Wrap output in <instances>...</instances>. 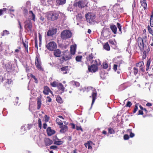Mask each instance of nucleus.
Instances as JSON below:
<instances>
[{
    "label": "nucleus",
    "mask_w": 153,
    "mask_h": 153,
    "mask_svg": "<svg viewBox=\"0 0 153 153\" xmlns=\"http://www.w3.org/2000/svg\"><path fill=\"white\" fill-rule=\"evenodd\" d=\"M41 105L42 103L41 99L39 98H38L37 106V109L39 110L40 109Z\"/></svg>",
    "instance_id": "obj_28"
},
{
    "label": "nucleus",
    "mask_w": 153,
    "mask_h": 153,
    "mask_svg": "<svg viewBox=\"0 0 153 153\" xmlns=\"http://www.w3.org/2000/svg\"><path fill=\"white\" fill-rule=\"evenodd\" d=\"M85 17L87 22L91 23L94 22L95 19L94 15L91 13H88L86 14Z\"/></svg>",
    "instance_id": "obj_7"
},
{
    "label": "nucleus",
    "mask_w": 153,
    "mask_h": 153,
    "mask_svg": "<svg viewBox=\"0 0 153 153\" xmlns=\"http://www.w3.org/2000/svg\"><path fill=\"white\" fill-rule=\"evenodd\" d=\"M138 109L137 104H136L135 105V107L134 108V109L133 111V113H135L137 111V110Z\"/></svg>",
    "instance_id": "obj_53"
},
{
    "label": "nucleus",
    "mask_w": 153,
    "mask_h": 153,
    "mask_svg": "<svg viewBox=\"0 0 153 153\" xmlns=\"http://www.w3.org/2000/svg\"><path fill=\"white\" fill-rule=\"evenodd\" d=\"M93 89L92 90V92L91 93V95L90 96V97H92V102L91 103V106L93 105L96 99L97 98V92L95 88H91Z\"/></svg>",
    "instance_id": "obj_8"
},
{
    "label": "nucleus",
    "mask_w": 153,
    "mask_h": 153,
    "mask_svg": "<svg viewBox=\"0 0 153 153\" xmlns=\"http://www.w3.org/2000/svg\"><path fill=\"white\" fill-rule=\"evenodd\" d=\"M45 143L46 146H49L52 144L53 141L49 138H46L45 140Z\"/></svg>",
    "instance_id": "obj_22"
},
{
    "label": "nucleus",
    "mask_w": 153,
    "mask_h": 153,
    "mask_svg": "<svg viewBox=\"0 0 153 153\" xmlns=\"http://www.w3.org/2000/svg\"><path fill=\"white\" fill-rule=\"evenodd\" d=\"M22 42L25 50L27 53H28V42L27 41H25L24 42L23 40H22Z\"/></svg>",
    "instance_id": "obj_24"
},
{
    "label": "nucleus",
    "mask_w": 153,
    "mask_h": 153,
    "mask_svg": "<svg viewBox=\"0 0 153 153\" xmlns=\"http://www.w3.org/2000/svg\"><path fill=\"white\" fill-rule=\"evenodd\" d=\"M143 55L142 56V59H146V51L143 50Z\"/></svg>",
    "instance_id": "obj_54"
},
{
    "label": "nucleus",
    "mask_w": 153,
    "mask_h": 153,
    "mask_svg": "<svg viewBox=\"0 0 153 153\" xmlns=\"http://www.w3.org/2000/svg\"><path fill=\"white\" fill-rule=\"evenodd\" d=\"M143 110H139L138 111V115H143Z\"/></svg>",
    "instance_id": "obj_61"
},
{
    "label": "nucleus",
    "mask_w": 153,
    "mask_h": 153,
    "mask_svg": "<svg viewBox=\"0 0 153 153\" xmlns=\"http://www.w3.org/2000/svg\"><path fill=\"white\" fill-rule=\"evenodd\" d=\"M151 63V59H148L147 62L146 64V71H148L149 70L150 68V65Z\"/></svg>",
    "instance_id": "obj_32"
},
{
    "label": "nucleus",
    "mask_w": 153,
    "mask_h": 153,
    "mask_svg": "<svg viewBox=\"0 0 153 153\" xmlns=\"http://www.w3.org/2000/svg\"><path fill=\"white\" fill-rule=\"evenodd\" d=\"M57 31L56 28H51L49 29L47 33V35L48 36H53V35L55 34Z\"/></svg>",
    "instance_id": "obj_11"
},
{
    "label": "nucleus",
    "mask_w": 153,
    "mask_h": 153,
    "mask_svg": "<svg viewBox=\"0 0 153 153\" xmlns=\"http://www.w3.org/2000/svg\"><path fill=\"white\" fill-rule=\"evenodd\" d=\"M47 49L51 51H53L57 47L56 44L54 42H50L46 45Z\"/></svg>",
    "instance_id": "obj_6"
},
{
    "label": "nucleus",
    "mask_w": 153,
    "mask_h": 153,
    "mask_svg": "<svg viewBox=\"0 0 153 153\" xmlns=\"http://www.w3.org/2000/svg\"><path fill=\"white\" fill-rule=\"evenodd\" d=\"M38 124L39 125V128L41 129L42 128V122L41 119L40 118H39L38 119Z\"/></svg>",
    "instance_id": "obj_49"
},
{
    "label": "nucleus",
    "mask_w": 153,
    "mask_h": 153,
    "mask_svg": "<svg viewBox=\"0 0 153 153\" xmlns=\"http://www.w3.org/2000/svg\"><path fill=\"white\" fill-rule=\"evenodd\" d=\"M76 45H72L70 49V53L71 54L74 55L75 54L76 51Z\"/></svg>",
    "instance_id": "obj_21"
},
{
    "label": "nucleus",
    "mask_w": 153,
    "mask_h": 153,
    "mask_svg": "<svg viewBox=\"0 0 153 153\" xmlns=\"http://www.w3.org/2000/svg\"><path fill=\"white\" fill-rule=\"evenodd\" d=\"M59 60L60 61L61 63H63L64 61H66L63 56L59 58Z\"/></svg>",
    "instance_id": "obj_51"
},
{
    "label": "nucleus",
    "mask_w": 153,
    "mask_h": 153,
    "mask_svg": "<svg viewBox=\"0 0 153 153\" xmlns=\"http://www.w3.org/2000/svg\"><path fill=\"white\" fill-rule=\"evenodd\" d=\"M137 41L140 50L141 51H143L146 48V45L144 43V40L142 39L141 37L139 36Z\"/></svg>",
    "instance_id": "obj_4"
},
{
    "label": "nucleus",
    "mask_w": 153,
    "mask_h": 153,
    "mask_svg": "<svg viewBox=\"0 0 153 153\" xmlns=\"http://www.w3.org/2000/svg\"><path fill=\"white\" fill-rule=\"evenodd\" d=\"M12 82V79H7L6 80V84H5V85H6L7 84H10Z\"/></svg>",
    "instance_id": "obj_56"
},
{
    "label": "nucleus",
    "mask_w": 153,
    "mask_h": 153,
    "mask_svg": "<svg viewBox=\"0 0 153 153\" xmlns=\"http://www.w3.org/2000/svg\"><path fill=\"white\" fill-rule=\"evenodd\" d=\"M18 49H16L15 51V52L16 53H18L20 50L21 49V47H19L18 48Z\"/></svg>",
    "instance_id": "obj_63"
},
{
    "label": "nucleus",
    "mask_w": 153,
    "mask_h": 153,
    "mask_svg": "<svg viewBox=\"0 0 153 153\" xmlns=\"http://www.w3.org/2000/svg\"><path fill=\"white\" fill-rule=\"evenodd\" d=\"M22 11L25 16H27L28 14V10L26 8L24 7L22 8Z\"/></svg>",
    "instance_id": "obj_33"
},
{
    "label": "nucleus",
    "mask_w": 153,
    "mask_h": 153,
    "mask_svg": "<svg viewBox=\"0 0 153 153\" xmlns=\"http://www.w3.org/2000/svg\"><path fill=\"white\" fill-rule=\"evenodd\" d=\"M35 40V47L36 48H37V49H38V41H37V37L36 36L35 38L34 39Z\"/></svg>",
    "instance_id": "obj_50"
},
{
    "label": "nucleus",
    "mask_w": 153,
    "mask_h": 153,
    "mask_svg": "<svg viewBox=\"0 0 153 153\" xmlns=\"http://www.w3.org/2000/svg\"><path fill=\"white\" fill-rule=\"evenodd\" d=\"M132 105V103L130 101H128L125 105V106L126 107H130Z\"/></svg>",
    "instance_id": "obj_55"
},
{
    "label": "nucleus",
    "mask_w": 153,
    "mask_h": 153,
    "mask_svg": "<svg viewBox=\"0 0 153 153\" xmlns=\"http://www.w3.org/2000/svg\"><path fill=\"white\" fill-rule=\"evenodd\" d=\"M153 21V10L150 16V26L152 25V24L151 23V22H152Z\"/></svg>",
    "instance_id": "obj_48"
},
{
    "label": "nucleus",
    "mask_w": 153,
    "mask_h": 153,
    "mask_svg": "<svg viewBox=\"0 0 153 153\" xmlns=\"http://www.w3.org/2000/svg\"><path fill=\"white\" fill-rule=\"evenodd\" d=\"M45 121L46 122H48L49 120V117H48L47 115H45Z\"/></svg>",
    "instance_id": "obj_60"
},
{
    "label": "nucleus",
    "mask_w": 153,
    "mask_h": 153,
    "mask_svg": "<svg viewBox=\"0 0 153 153\" xmlns=\"http://www.w3.org/2000/svg\"><path fill=\"white\" fill-rule=\"evenodd\" d=\"M71 54L69 52L65 51L64 52L63 55L65 59L67 61L69 60L71 58Z\"/></svg>",
    "instance_id": "obj_14"
},
{
    "label": "nucleus",
    "mask_w": 153,
    "mask_h": 153,
    "mask_svg": "<svg viewBox=\"0 0 153 153\" xmlns=\"http://www.w3.org/2000/svg\"><path fill=\"white\" fill-rule=\"evenodd\" d=\"M35 64L36 66L39 70L40 71L43 70V69L41 66V62L37 56H36L35 58Z\"/></svg>",
    "instance_id": "obj_10"
},
{
    "label": "nucleus",
    "mask_w": 153,
    "mask_h": 153,
    "mask_svg": "<svg viewBox=\"0 0 153 153\" xmlns=\"http://www.w3.org/2000/svg\"><path fill=\"white\" fill-rule=\"evenodd\" d=\"M110 31L107 30H103L102 33V34L105 38H107L110 36Z\"/></svg>",
    "instance_id": "obj_18"
},
{
    "label": "nucleus",
    "mask_w": 153,
    "mask_h": 153,
    "mask_svg": "<svg viewBox=\"0 0 153 153\" xmlns=\"http://www.w3.org/2000/svg\"><path fill=\"white\" fill-rule=\"evenodd\" d=\"M63 143V142L62 141H56L54 142V144L58 145L62 144Z\"/></svg>",
    "instance_id": "obj_45"
},
{
    "label": "nucleus",
    "mask_w": 153,
    "mask_h": 153,
    "mask_svg": "<svg viewBox=\"0 0 153 153\" xmlns=\"http://www.w3.org/2000/svg\"><path fill=\"white\" fill-rule=\"evenodd\" d=\"M46 131L47 134L49 136H51L55 133V131L54 130H52L50 127H48Z\"/></svg>",
    "instance_id": "obj_19"
},
{
    "label": "nucleus",
    "mask_w": 153,
    "mask_h": 153,
    "mask_svg": "<svg viewBox=\"0 0 153 153\" xmlns=\"http://www.w3.org/2000/svg\"><path fill=\"white\" fill-rule=\"evenodd\" d=\"M110 28L114 34H116L117 33V27L116 25H110Z\"/></svg>",
    "instance_id": "obj_25"
},
{
    "label": "nucleus",
    "mask_w": 153,
    "mask_h": 153,
    "mask_svg": "<svg viewBox=\"0 0 153 153\" xmlns=\"http://www.w3.org/2000/svg\"><path fill=\"white\" fill-rule=\"evenodd\" d=\"M144 65V63L143 61H141L140 62V67H143Z\"/></svg>",
    "instance_id": "obj_64"
},
{
    "label": "nucleus",
    "mask_w": 153,
    "mask_h": 153,
    "mask_svg": "<svg viewBox=\"0 0 153 153\" xmlns=\"http://www.w3.org/2000/svg\"><path fill=\"white\" fill-rule=\"evenodd\" d=\"M148 31L149 33L152 35V36H153V30L151 28L149 25H148L147 27Z\"/></svg>",
    "instance_id": "obj_35"
},
{
    "label": "nucleus",
    "mask_w": 153,
    "mask_h": 153,
    "mask_svg": "<svg viewBox=\"0 0 153 153\" xmlns=\"http://www.w3.org/2000/svg\"><path fill=\"white\" fill-rule=\"evenodd\" d=\"M57 148V146H56L53 145V146H51L50 148L51 149H56Z\"/></svg>",
    "instance_id": "obj_62"
},
{
    "label": "nucleus",
    "mask_w": 153,
    "mask_h": 153,
    "mask_svg": "<svg viewBox=\"0 0 153 153\" xmlns=\"http://www.w3.org/2000/svg\"><path fill=\"white\" fill-rule=\"evenodd\" d=\"M56 121L58 125L60 126L63 124L62 121L59 118H57Z\"/></svg>",
    "instance_id": "obj_40"
},
{
    "label": "nucleus",
    "mask_w": 153,
    "mask_h": 153,
    "mask_svg": "<svg viewBox=\"0 0 153 153\" xmlns=\"http://www.w3.org/2000/svg\"><path fill=\"white\" fill-rule=\"evenodd\" d=\"M57 87L59 90L62 91V92H64L65 88L62 83H59Z\"/></svg>",
    "instance_id": "obj_23"
},
{
    "label": "nucleus",
    "mask_w": 153,
    "mask_h": 153,
    "mask_svg": "<svg viewBox=\"0 0 153 153\" xmlns=\"http://www.w3.org/2000/svg\"><path fill=\"white\" fill-rule=\"evenodd\" d=\"M117 27L119 29L120 32L121 33H122V32L121 30V26L120 24L118 22L117 23Z\"/></svg>",
    "instance_id": "obj_52"
},
{
    "label": "nucleus",
    "mask_w": 153,
    "mask_h": 153,
    "mask_svg": "<svg viewBox=\"0 0 153 153\" xmlns=\"http://www.w3.org/2000/svg\"><path fill=\"white\" fill-rule=\"evenodd\" d=\"M68 66H62L60 68V71L63 74H67L68 71Z\"/></svg>",
    "instance_id": "obj_15"
},
{
    "label": "nucleus",
    "mask_w": 153,
    "mask_h": 153,
    "mask_svg": "<svg viewBox=\"0 0 153 153\" xmlns=\"http://www.w3.org/2000/svg\"><path fill=\"white\" fill-rule=\"evenodd\" d=\"M71 83L73 84L74 86H75L76 87H78L80 85L79 83L78 82L72 81L71 82Z\"/></svg>",
    "instance_id": "obj_39"
},
{
    "label": "nucleus",
    "mask_w": 153,
    "mask_h": 153,
    "mask_svg": "<svg viewBox=\"0 0 153 153\" xmlns=\"http://www.w3.org/2000/svg\"><path fill=\"white\" fill-rule=\"evenodd\" d=\"M146 0H140V3L144 8L145 10H147L148 9L147 4L146 1Z\"/></svg>",
    "instance_id": "obj_20"
},
{
    "label": "nucleus",
    "mask_w": 153,
    "mask_h": 153,
    "mask_svg": "<svg viewBox=\"0 0 153 153\" xmlns=\"http://www.w3.org/2000/svg\"><path fill=\"white\" fill-rule=\"evenodd\" d=\"M76 129L77 130H81L82 131H83V130L81 126H76Z\"/></svg>",
    "instance_id": "obj_58"
},
{
    "label": "nucleus",
    "mask_w": 153,
    "mask_h": 153,
    "mask_svg": "<svg viewBox=\"0 0 153 153\" xmlns=\"http://www.w3.org/2000/svg\"><path fill=\"white\" fill-rule=\"evenodd\" d=\"M85 145L86 148H88V149H90L92 148V146H91L90 143L88 142L87 143L85 144Z\"/></svg>",
    "instance_id": "obj_43"
},
{
    "label": "nucleus",
    "mask_w": 153,
    "mask_h": 153,
    "mask_svg": "<svg viewBox=\"0 0 153 153\" xmlns=\"http://www.w3.org/2000/svg\"><path fill=\"white\" fill-rule=\"evenodd\" d=\"M59 83L57 82L53 81L51 83L50 85L52 86L53 87H57Z\"/></svg>",
    "instance_id": "obj_37"
},
{
    "label": "nucleus",
    "mask_w": 153,
    "mask_h": 153,
    "mask_svg": "<svg viewBox=\"0 0 153 153\" xmlns=\"http://www.w3.org/2000/svg\"><path fill=\"white\" fill-rule=\"evenodd\" d=\"M103 48L107 51H109L110 49V48L108 42H106L103 45Z\"/></svg>",
    "instance_id": "obj_27"
},
{
    "label": "nucleus",
    "mask_w": 153,
    "mask_h": 153,
    "mask_svg": "<svg viewBox=\"0 0 153 153\" xmlns=\"http://www.w3.org/2000/svg\"><path fill=\"white\" fill-rule=\"evenodd\" d=\"M56 100L57 102L59 103H62V100L61 97L59 96H57L56 98Z\"/></svg>",
    "instance_id": "obj_38"
},
{
    "label": "nucleus",
    "mask_w": 153,
    "mask_h": 153,
    "mask_svg": "<svg viewBox=\"0 0 153 153\" xmlns=\"http://www.w3.org/2000/svg\"><path fill=\"white\" fill-rule=\"evenodd\" d=\"M58 16V14L55 11H49L47 13L46 15L48 20L52 21L56 20Z\"/></svg>",
    "instance_id": "obj_1"
},
{
    "label": "nucleus",
    "mask_w": 153,
    "mask_h": 153,
    "mask_svg": "<svg viewBox=\"0 0 153 153\" xmlns=\"http://www.w3.org/2000/svg\"><path fill=\"white\" fill-rule=\"evenodd\" d=\"M72 33L69 30H64L61 33V37L62 39L66 40L70 38L72 36Z\"/></svg>",
    "instance_id": "obj_2"
},
{
    "label": "nucleus",
    "mask_w": 153,
    "mask_h": 153,
    "mask_svg": "<svg viewBox=\"0 0 153 153\" xmlns=\"http://www.w3.org/2000/svg\"><path fill=\"white\" fill-rule=\"evenodd\" d=\"M123 137L125 140H128L129 138V136L128 134H126L124 135Z\"/></svg>",
    "instance_id": "obj_57"
},
{
    "label": "nucleus",
    "mask_w": 153,
    "mask_h": 153,
    "mask_svg": "<svg viewBox=\"0 0 153 153\" xmlns=\"http://www.w3.org/2000/svg\"><path fill=\"white\" fill-rule=\"evenodd\" d=\"M108 133L110 134H114L115 133V131L114 130V129L111 127L108 128Z\"/></svg>",
    "instance_id": "obj_36"
},
{
    "label": "nucleus",
    "mask_w": 153,
    "mask_h": 153,
    "mask_svg": "<svg viewBox=\"0 0 153 153\" xmlns=\"http://www.w3.org/2000/svg\"><path fill=\"white\" fill-rule=\"evenodd\" d=\"M142 39L144 41V42H147V34H143V36Z\"/></svg>",
    "instance_id": "obj_41"
},
{
    "label": "nucleus",
    "mask_w": 153,
    "mask_h": 153,
    "mask_svg": "<svg viewBox=\"0 0 153 153\" xmlns=\"http://www.w3.org/2000/svg\"><path fill=\"white\" fill-rule=\"evenodd\" d=\"M88 2L87 0H79L74 3L75 7H77L80 8H82L85 7H87Z\"/></svg>",
    "instance_id": "obj_3"
},
{
    "label": "nucleus",
    "mask_w": 153,
    "mask_h": 153,
    "mask_svg": "<svg viewBox=\"0 0 153 153\" xmlns=\"http://www.w3.org/2000/svg\"><path fill=\"white\" fill-rule=\"evenodd\" d=\"M117 65L116 64L114 65L113 66V69L115 71H116L117 70Z\"/></svg>",
    "instance_id": "obj_59"
},
{
    "label": "nucleus",
    "mask_w": 153,
    "mask_h": 153,
    "mask_svg": "<svg viewBox=\"0 0 153 153\" xmlns=\"http://www.w3.org/2000/svg\"><path fill=\"white\" fill-rule=\"evenodd\" d=\"M133 69L134 74L135 76H136L138 73V69L137 68L134 67Z\"/></svg>",
    "instance_id": "obj_42"
},
{
    "label": "nucleus",
    "mask_w": 153,
    "mask_h": 153,
    "mask_svg": "<svg viewBox=\"0 0 153 153\" xmlns=\"http://www.w3.org/2000/svg\"><path fill=\"white\" fill-rule=\"evenodd\" d=\"M95 58V57L94 56V54L91 53L86 56V60L85 61V63L88 64V62H89L91 64H92L94 62L93 59H94Z\"/></svg>",
    "instance_id": "obj_9"
},
{
    "label": "nucleus",
    "mask_w": 153,
    "mask_h": 153,
    "mask_svg": "<svg viewBox=\"0 0 153 153\" xmlns=\"http://www.w3.org/2000/svg\"><path fill=\"white\" fill-rule=\"evenodd\" d=\"M56 3L60 5H63L66 3V0H56Z\"/></svg>",
    "instance_id": "obj_31"
},
{
    "label": "nucleus",
    "mask_w": 153,
    "mask_h": 153,
    "mask_svg": "<svg viewBox=\"0 0 153 153\" xmlns=\"http://www.w3.org/2000/svg\"><path fill=\"white\" fill-rule=\"evenodd\" d=\"M43 93L44 94L46 95H48L49 93H50L52 94H53L52 92L47 86H45L44 87Z\"/></svg>",
    "instance_id": "obj_13"
},
{
    "label": "nucleus",
    "mask_w": 153,
    "mask_h": 153,
    "mask_svg": "<svg viewBox=\"0 0 153 153\" xmlns=\"http://www.w3.org/2000/svg\"><path fill=\"white\" fill-rule=\"evenodd\" d=\"M88 69L89 72L94 73L98 71V67L94 64H92L91 66L88 65Z\"/></svg>",
    "instance_id": "obj_12"
},
{
    "label": "nucleus",
    "mask_w": 153,
    "mask_h": 153,
    "mask_svg": "<svg viewBox=\"0 0 153 153\" xmlns=\"http://www.w3.org/2000/svg\"><path fill=\"white\" fill-rule=\"evenodd\" d=\"M24 27L25 29L27 30L28 32L32 33L33 32L32 25V22L30 20H26L25 22Z\"/></svg>",
    "instance_id": "obj_5"
},
{
    "label": "nucleus",
    "mask_w": 153,
    "mask_h": 153,
    "mask_svg": "<svg viewBox=\"0 0 153 153\" xmlns=\"http://www.w3.org/2000/svg\"><path fill=\"white\" fill-rule=\"evenodd\" d=\"M53 54L56 57H60L61 55V52L59 49L54 50L53 51Z\"/></svg>",
    "instance_id": "obj_17"
},
{
    "label": "nucleus",
    "mask_w": 153,
    "mask_h": 153,
    "mask_svg": "<svg viewBox=\"0 0 153 153\" xmlns=\"http://www.w3.org/2000/svg\"><path fill=\"white\" fill-rule=\"evenodd\" d=\"M29 13L30 14H31V15L30 16L31 19L33 21H35L36 16L33 13V12L32 10H30L29 11Z\"/></svg>",
    "instance_id": "obj_29"
},
{
    "label": "nucleus",
    "mask_w": 153,
    "mask_h": 153,
    "mask_svg": "<svg viewBox=\"0 0 153 153\" xmlns=\"http://www.w3.org/2000/svg\"><path fill=\"white\" fill-rule=\"evenodd\" d=\"M8 9L6 8H3L0 9V16L7 13V11Z\"/></svg>",
    "instance_id": "obj_26"
},
{
    "label": "nucleus",
    "mask_w": 153,
    "mask_h": 153,
    "mask_svg": "<svg viewBox=\"0 0 153 153\" xmlns=\"http://www.w3.org/2000/svg\"><path fill=\"white\" fill-rule=\"evenodd\" d=\"M108 65L107 63L106 62H104L103 63L102 65V68L104 69H106L108 67Z\"/></svg>",
    "instance_id": "obj_47"
},
{
    "label": "nucleus",
    "mask_w": 153,
    "mask_h": 153,
    "mask_svg": "<svg viewBox=\"0 0 153 153\" xmlns=\"http://www.w3.org/2000/svg\"><path fill=\"white\" fill-rule=\"evenodd\" d=\"M30 76L32 77V78H33L35 82L36 83H38V81L36 77L35 76L33 75L32 74H30Z\"/></svg>",
    "instance_id": "obj_44"
},
{
    "label": "nucleus",
    "mask_w": 153,
    "mask_h": 153,
    "mask_svg": "<svg viewBox=\"0 0 153 153\" xmlns=\"http://www.w3.org/2000/svg\"><path fill=\"white\" fill-rule=\"evenodd\" d=\"M61 128L60 132L62 133H64L68 130V128L67 126L62 125L60 126Z\"/></svg>",
    "instance_id": "obj_16"
},
{
    "label": "nucleus",
    "mask_w": 153,
    "mask_h": 153,
    "mask_svg": "<svg viewBox=\"0 0 153 153\" xmlns=\"http://www.w3.org/2000/svg\"><path fill=\"white\" fill-rule=\"evenodd\" d=\"M82 56H76L75 58V59L76 61L77 62H81V60L82 59Z\"/></svg>",
    "instance_id": "obj_34"
},
{
    "label": "nucleus",
    "mask_w": 153,
    "mask_h": 153,
    "mask_svg": "<svg viewBox=\"0 0 153 153\" xmlns=\"http://www.w3.org/2000/svg\"><path fill=\"white\" fill-rule=\"evenodd\" d=\"M129 131L130 133L129 136L131 137H133L134 136V133H132L131 129H128L127 130V131Z\"/></svg>",
    "instance_id": "obj_46"
},
{
    "label": "nucleus",
    "mask_w": 153,
    "mask_h": 153,
    "mask_svg": "<svg viewBox=\"0 0 153 153\" xmlns=\"http://www.w3.org/2000/svg\"><path fill=\"white\" fill-rule=\"evenodd\" d=\"M93 64H94L95 65L98 67V66L100 65L101 63L99 59H95L94 61V60L93 62L92 63Z\"/></svg>",
    "instance_id": "obj_30"
}]
</instances>
